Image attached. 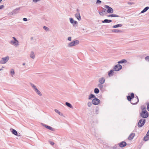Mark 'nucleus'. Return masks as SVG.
<instances>
[{
    "label": "nucleus",
    "instance_id": "6",
    "mask_svg": "<svg viewBox=\"0 0 149 149\" xmlns=\"http://www.w3.org/2000/svg\"><path fill=\"white\" fill-rule=\"evenodd\" d=\"M104 7L107 9V12L108 13H113V10L112 8L107 5H105Z\"/></svg>",
    "mask_w": 149,
    "mask_h": 149
},
{
    "label": "nucleus",
    "instance_id": "23",
    "mask_svg": "<svg viewBox=\"0 0 149 149\" xmlns=\"http://www.w3.org/2000/svg\"><path fill=\"white\" fill-rule=\"evenodd\" d=\"M112 20H109L108 19H105L104 20L102 21V22L103 23H109L112 22Z\"/></svg>",
    "mask_w": 149,
    "mask_h": 149
},
{
    "label": "nucleus",
    "instance_id": "2",
    "mask_svg": "<svg viewBox=\"0 0 149 149\" xmlns=\"http://www.w3.org/2000/svg\"><path fill=\"white\" fill-rule=\"evenodd\" d=\"M145 119H141L140 120L138 123V126L139 127H141L143 126L146 122Z\"/></svg>",
    "mask_w": 149,
    "mask_h": 149
},
{
    "label": "nucleus",
    "instance_id": "10",
    "mask_svg": "<svg viewBox=\"0 0 149 149\" xmlns=\"http://www.w3.org/2000/svg\"><path fill=\"white\" fill-rule=\"evenodd\" d=\"M10 43L16 46H17L19 45V42L17 40V41H15V40H11L10 42Z\"/></svg>",
    "mask_w": 149,
    "mask_h": 149
},
{
    "label": "nucleus",
    "instance_id": "60",
    "mask_svg": "<svg viewBox=\"0 0 149 149\" xmlns=\"http://www.w3.org/2000/svg\"><path fill=\"white\" fill-rule=\"evenodd\" d=\"M1 69H0V71H1Z\"/></svg>",
    "mask_w": 149,
    "mask_h": 149
},
{
    "label": "nucleus",
    "instance_id": "22",
    "mask_svg": "<svg viewBox=\"0 0 149 149\" xmlns=\"http://www.w3.org/2000/svg\"><path fill=\"white\" fill-rule=\"evenodd\" d=\"M108 17H119L120 16L114 14H112L111 15H107Z\"/></svg>",
    "mask_w": 149,
    "mask_h": 149
},
{
    "label": "nucleus",
    "instance_id": "52",
    "mask_svg": "<svg viewBox=\"0 0 149 149\" xmlns=\"http://www.w3.org/2000/svg\"><path fill=\"white\" fill-rule=\"evenodd\" d=\"M134 3H128V4H130V5H131L133 4Z\"/></svg>",
    "mask_w": 149,
    "mask_h": 149
},
{
    "label": "nucleus",
    "instance_id": "17",
    "mask_svg": "<svg viewBox=\"0 0 149 149\" xmlns=\"http://www.w3.org/2000/svg\"><path fill=\"white\" fill-rule=\"evenodd\" d=\"M135 136L134 133H131L129 136L128 139L129 140H131L133 139Z\"/></svg>",
    "mask_w": 149,
    "mask_h": 149
},
{
    "label": "nucleus",
    "instance_id": "43",
    "mask_svg": "<svg viewBox=\"0 0 149 149\" xmlns=\"http://www.w3.org/2000/svg\"><path fill=\"white\" fill-rule=\"evenodd\" d=\"M101 2V1L100 0H97L96 1V3H100Z\"/></svg>",
    "mask_w": 149,
    "mask_h": 149
},
{
    "label": "nucleus",
    "instance_id": "30",
    "mask_svg": "<svg viewBox=\"0 0 149 149\" xmlns=\"http://www.w3.org/2000/svg\"><path fill=\"white\" fill-rule=\"evenodd\" d=\"M94 93L96 94H98L99 92V90L98 89L96 88L94 89Z\"/></svg>",
    "mask_w": 149,
    "mask_h": 149
},
{
    "label": "nucleus",
    "instance_id": "42",
    "mask_svg": "<svg viewBox=\"0 0 149 149\" xmlns=\"http://www.w3.org/2000/svg\"><path fill=\"white\" fill-rule=\"evenodd\" d=\"M54 111H55V112L56 113H58V114H59V113H60V111H59L58 110H57V109H55V110H54Z\"/></svg>",
    "mask_w": 149,
    "mask_h": 149
},
{
    "label": "nucleus",
    "instance_id": "36",
    "mask_svg": "<svg viewBox=\"0 0 149 149\" xmlns=\"http://www.w3.org/2000/svg\"><path fill=\"white\" fill-rule=\"evenodd\" d=\"M141 109H142V111H144V110H146V107L144 106H141Z\"/></svg>",
    "mask_w": 149,
    "mask_h": 149
},
{
    "label": "nucleus",
    "instance_id": "4",
    "mask_svg": "<svg viewBox=\"0 0 149 149\" xmlns=\"http://www.w3.org/2000/svg\"><path fill=\"white\" fill-rule=\"evenodd\" d=\"M31 85L32 87L33 88V89L34 90L36 93L37 94L40 96H41L42 95V93H41L40 91L37 88L36 86L33 84L31 83Z\"/></svg>",
    "mask_w": 149,
    "mask_h": 149
},
{
    "label": "nucleus",
    "instance_id": "12",
    "mask_svg": "<svg viewBox=\"0 0 149 149\" xmlns=\"http://www.w3.org/2000/svg\"><path fill=\"white\" fill-rule=\"evenodd\" d=\"M43 125L45 127V128H47L50 130H51L52 131H54V129L52 127L50 126H49L46 125L45 124H44V125Z\"/></svg>",
    "mask_w": 149,
    "mask_h": 149
},
{
    "label": "nucleus",
    "instance_id": "44",
    "mask_svg": "<svg viewBox=\"0 0 149 149\" xmlns=\"http://www.w3.org/2000/svg\"><path fill=\"white\" fill-rule=\"evenodd\" d=\"M40 0H33V2L34 3H36L38 1H40Z\"/></svg>",
    "mask_w": 149,
    "mask_h": 149
},
{
    "label": "nucleus",
    "instance_id": "53",
    "mask_svg": "<svg viewBox=\"0 0 149 149\" xmlns=\"http://www.w3.org/2000/svg\"><path fill=\"white\" fill-rule=\"evenodd\" d=\"M13 38L14 39V40H15V41H17V40L16 39V38L14 37H13Z\"/></svg>",
    "mask_w": 149,
    "mask_h": 149
},
{
    "label": "nucleus",
    "instance_id": "35",
    "mask_svg": "<svg viewBox=\"0 0 149 149\" xmlns=\"http://www.w3.org/2000/svg\"><path fill=\"white\" fill-rule=\"evenodd\" d=\"M70 22L71 24H73L74 22V20L72 18H69Z\"/></svg>",
    "mask_w": 149,
    "mask_h": 149
},
{
    "label": "nucleus",
    "instance_id": "24",
    "mask_svg": "<svg viewBox=\"0 0 149 149\" xmlns=\"http://www.w3.org/2000/svg\"><path fill=\"white\" fill-rule=\"evenodd\" d=\"M149 9L148 6L146 7L141 12V13H143L146 12Z\"/></svg>",
    "mask_w": 149,
    "mask_h": 149
},
{
    "label": "nucleus",
    "instance_id": "29",
    "mask_svg": "<svg viewBox=\"0 0 149 149\" xmlns=\"http://www.w3.org/2000/svg\"><path fill=\"white\" fill-rule=\"evenodd\" d=\"M15 72L13 69H12L10 70V74L12 77L13 76V75H14Z\"/></svg>",
    "mask_w": 149,
    "mask_h": 149
},
{
    "label": "nucleus",
    "instance_id": "13",
    "mask_svg": "<svg viewBox=\"0 0 149 149\" xmlns=\"http://www.w3.org/2000/svg\"><path fill=\"white\" fill-rule=\"evenodd\" d=\"M106 10L104 8H102V10L101 12L99 11L98 13L101 16H103L104 15V13L106 12Z\"/></svg>",
    "mask_w": 149,
    "mask_h": 149
},
{
    "label": "nucleus",
    "instance_id": "34",
    "mask_svg": "<svg viewBox=\"0 0 149 149\" xmlns=\"http://www.w3.org/2000/svg\"><path fill=\"white\" fill-rule=\"evenodd\" d=\"M132 98L131 97H130V96L128 95L127 96V99L129 101H131L132 99Z\"/></svg>",
    "mask_w": 149,
    "mask_h": 149
},
{
    "label": "nucleus",
    "instance_id": "39",
    "mask_svg": "<svg viewBox=\"0 0 149 149\" xmlns=\"http://www.w3.org/2000/svg\"><path fill=\"white\" fill-rule=\"evenodd\" d=\"M121 61L122 63H126L127 62V60L125 59H122V60H121Z\"/></svg>",
    "mask_w": 149,
    "mask_h": 149
},
{
    "label": "nucleus",
    "instance_id": "8",
    "mask_svg": "<svg viewBox=\"0 0 149 149\" xmlns=\"http://www.w3.org/2000/svg\"><path fill=\"white\" fill-rule=\"evenodd\" d=\"M100 100L97 98H94L92 100V103L95 105H98L100 103Z\"/></svg>",
    "mask_w": 149,
    "mask_h": 149
},
{
    "label": "nucleus",
    "instance_id": "41",
    "mask_svg": "<svg viewBox=\"0 0 149 149\" xmlns=\"http://www.w3.org/2000/svg\"><path fill=\"white\" fill-rule=\"evenodd\" d=\"M131 96L130 97L132 98V99L134 98V94L133 93H132L131 94Z\"/></svg>",
    "mask_w": 149,
    "mask_h": 149
},
{
    "label": "nucleus",
    "instance_id": "15",
    "mask_svg": "<svg viewBox=\"0 0 149 149\" xmlns=\"http://www.w3.org/2000/svg\"><path fill=\"white\" fill-rule=\"evenodd\" d=\"M75 17L79 21H80L81 19L80 13H76L75 15Z\"/></svg>",
    "mask_w": 149,
    "mask_h": 149
},
{
    "label": "nucleus",
    "instance_id": "56",
    "mask_svg": "<svg viewBox=\"0 0 149 149\" xmlns=\"http://www.w3.org/2000/svg\"><path fill=\"white\" fill-rule=\"evenodd\" d=\"M33 37H31V40H33Z\"/></svg>",
    "mask_w": 149,
    "mask_h": 149
},
{
    "label": "nucleus",
    "instance_id": "26",
    "mask_svg": "<svg viewBox=\"0 0 149 149\" xmlns=\"http://www.w3.org/2000/svg\"><path fill=\"white\" fill-rule=\"evenodd\" d=\"M65 105L68 106V107H70L71 108H73L72 105L69 103L68 102H66L65 104Z\"/></svg>",
    "mask_w": 149,
    "mask_h": 149
},
{
    "label": "nucleus",
    "instance_id": "25",
    "mask_svg": "<svg viewBox=\"0 0 149 149\" xmlns=\"http://www.w3.org/2000/svg\"><path fill=\"white\" fill-rule=\"evenodd\" d=\"M20 9L19 8H16L13 11V13L16 14L18 13Z\"/></svg>",
    "mask_w": 149,
    "mask_h": 149
},
{
    "label": "nucleus",
    "instance_id": "55",
    "mask_svg": "<svg viewBox=\"0 0 149 149\" xmlns=\"http://www.w3.org/2000/svg\"><path fill=\"white\" fill-rule=\"evenodd\" d=\"M118 63L119 64V63H121V61H118Z\"/></svg>",
    "mask_w": 149,
    "mask_h": 149
},
{
    "label": "nucleus",
    "instance_id": "27",
    "mask_svg": "<svg viewBox=\"0 0 149 149\" xmlns=\"http://www.w3.org/2000/svg\"><path fill=\"white\" fill-rule=\"evenodd\" d=\"M30 57L31 58L33 59H34L35 58V55L33 52H31L30 54Z\"/></svg>",
    "mask_w": 149,
    "mask_h": 149
},
{
    "label": "nucleus",
    "instance_id": "16",
    "mask_svg": "<svg viewBox=\"0 0 149 149\" xmlns=\"http://www.w3.org/2000/svg\"><path fill=\"white\" fill-rule=\"evenodd\" d=\"M105 80L104 78L102 77L100 78L99 79V81L100 83H101V84H103L104 83Z\"/></svg>",
    "mask_w": 149,
    "mask_h": 149
},
{
    "label": "nucleus",
    "instance_id": "54",
    "mask_svg": "<svg viewBox=\"0 0 149 149\" xmlns=\"http://www.w3.org/2000/svg\"><path fill=\"white\" fill-rule=\"evenodd\" d=\"M59 114L61 116H63V114L60 112V113Z\"/></svg>",
    "mask_w": 149,
    "mask_h": 149
},
{
    "label": "nucleus",
    "instance_id": "47",
    "mask_svg": "<svg viewBox=\"0 0 149 149\" xmlns=\"http://www.w3.org/2000/svg\"><path fill=\"white\" fill-rule=\"evenodd\" d=\"M23 20L24 21H25V22L27 21L28 20L26 18H23Z\"/></svg>",
    "mask_w": 149,
    "mask_h": 149
},
{
    "label": "nucleus",
    "instance_id": "45",
    "mask_svg": "<svg viewBox=\"0 0 149 149\" xmlns=\"http://www.w3.org/2000/svg\"><path fill=\"white\" fill-rule=\"evenodd\" d=\"M147 109L149 111V104L148 103L147 104Z\"/></svg>",
    "mask_w": 149,
    "mask_h": 149
},
{
    "label": "nucleus",
    "instance_id": "20",
    "mask_svg": "<svg viewBox=\"0 0 149 149\" xmlns=\"http://www.w3.org/2000/svg\"><path fill=\"white\" fill-rule=\"evenodd\" d=\"M111 32L112 33H121L122 32V31L117 29H114L111 30Z\"/></svg>",
    "mask_w": 149,
    "mask_h": 149
},
{
    "label": "nucleus",
    "instance_id": "31",
    "mask_svg": "<svg viewBox=\"0 0 149 149\" xmlns=\"http://www.w3.org/2000/svg\"><path fill=\"white\" fill-rule=\"evenodd\" d=\"M99 109L97 107L95 109V113L96 114H98L99 113Z\"/></svg>",
    "mask_w": 149,
    "mask_h": 149
},
{
    "label": "nucleus",
    "instance_id": "3",
    "mask_svg": "<svg viewBox=\"0 0 149 149\" xmlns=\"http://www.w3.org/2000/svg\"><path fill=\"white\" fill-rule=\"evenodd\" d=\"M79 40H76L69 43L68 44V47H71L78 45L79 44Z\"/></svg>",
    "mask_w": 149,
    "mask_h": 149
},
{
    "label": "nucleus",
    "instance_id": "1",
    "mask_svg": "<svg viewBox=\"0 0 149 149\" xmlns=\"http://www.w3.org/2000/svg\"><path fill=\"white\" fill-rule=\"evenodd\" d=\"M140 114V116L144 119L147 118L148 116V112L146 110L142 111Z\"/></svg>",
    "mask_w": 149,
    "mask_h": 149
},
{
    "label": "nucleus",
    "instance_id": "14",
    "mask_svg": "<svg viewBox=\"0 0 149 149\" xmlns=\"http://www.w3.org/2000/svg\"><path fill=\"white\" fill-rule=\"evenodd\" d=\"M10 131L12 132V133L16 136H18L17 132L13 128H11L10 129Z\"/></svg>",
    "mask_w": 149,
    "mask_h": 149
},
{
    "label": "nucleus",
    "instance_id": "48",
    "mask_svg": "<svg viewBox=\"0 0 149 149\" xmlns=\"http://www.w3.org/2000/svg\"><path fill=\"white\" fill-rule=\"evenodd\" d=\"M4 6L3 5H1L0 6V9H1L4 7Z\"/></svg>",
    "mask_w": 149,
    "mask_h": 149
},
{
    "label": "nucleus",
    "instance_id": "49",
    "mask_svg": "<svg viewBox=\"0 0 149 149\" xmlns=\"http://www.w3.org/2000/svg\"><path fill=\"white\" fill-rule=\"evenodd\" d=\"M77 13H79V10L78 9H77Z\"/></svg>",
    "mask_w": 149,
    "mask_h": 149
},
{
    "label": "nucleus",
    "instance_id": "46",
    "mask_svg": "<svg viewBox=\"0 0 149 149\" xmlns=\"http://www.w3.org/2000/svg\"><path fill=\"white\" fill-rule=\"evenodd\" d=\"M68 40L70 41L71 40V37H68Z\"/></svg>",
    "mask_w": 149,
    "mask_h": 149
},
{
    "label": "nucleus",
    "instance_id": "37",
    "mask_svg": "<svg viewBox=\"0 0 149 149\" xmlns=\"http://www.w3.org/2000/svg\"><path fill=\"white\" fill-rule=\"evenodd\" d=\"M118 146L117 145H115L113 147V149H118Z\"/></svg>",
    "mask_w": 149,
    "mask_h": 149
},
{
    "label": "nucleus",
    "instance_id": "28",
    "mask_svg": "<svg viewBox=\"0 0 149 149\" xmlns=\"http://www.w3.org/2000/svg\"><path fill=\"white\" fill-rule=\"evenodd\" d=\"M94 97H95V95H94L91 94L89 95L88 99L89 100H91L92 98Z\"/></svg>",
    "mask_w": 149,
    "mask_h": 149
},
{
    "label": "nucleus",
    "instance_id": "11",
    "mask_svg": "<svg viewBox=\"0 0 149 149\" xmlns=\"http://www.w3.org/2000/svg\"><path fill=\"white\" fill-rule=\"evenodd\" d=\"M118 145L119 147L121 148H123L127 145L126 143L124 141H123L118 143Z\"/></svg>",
    "mask_w": 149,
    "mask_h": 149
},
{
    "label": "nucleus",
    "instance_id": "38",
    "mask_svg": "<svg viewBox=\"0 0 149 149\" xmlns=\"http://www.w3.org/2000/svg\"><path fill=\"white\" fill-rule=\"evenodd\" d=\"M145 60L149 62V56H147L145 58Z\"/></svg>",
    "mask_w": 149,
    "mask_h": 149
},
{
    "label": "nucleus",
    "instance_id": "50",
    "mask_svg": "<svg viewBox=\"0 0 149 149\" xmlns=\"http://www.w3.org/2000/svg\"><path fill=\"white\" fill-rule=\"evenodd\" d=\"M50 143L51 145H53L54 144V143L53 142H51Z\"/></svg>",
    "mask_w": 149,
    "mask_h": 149
},
{
    "label": "nucleus",
    "instance_id": "33",
    "mask_svg": "<svg viewBox=\"0 0 149 149\" xmlns=\"http://www.w3.org/2000/svg\"><path fill=\"white\" fill-rule=\"evenodd\" d=\"M92 102H88L87 103L88 106L89 107H91L92 105Z\"/></svg>",
    "mask_w": 149,
    "mask_h": 149
},
{
    "label": "nucleus",
    "instance_id": "32",
    "mask_svg": "<svg viewBox=\"0 0 149 149\" xmlns=\"http://www.w3.org/2000/svg\"><path fill=\"white\" fill-rule=\"evenodd\" d=\"M98 86L100 89H101L103 87V85L102 84H101V83H100V84H98Z\"/></svg>",
    "mask_w": 149,
    "mask_h": 149
},
{
    "label": "nucleus",
    "instance_id": "58",
    "mask_svg": "<svg viewBox=\"0 0 149 149\" xmlns=\"http://www.w3.org/2000/svg\"><path fill=\"white\" fill-rule=\"evenodd\" d=\"M147 133H148V134H149V130H148V132H147Z\"/></svg>",
    "mask_w": 149,
    "mask_h": 149
},
{
    "label": "nucleus",
    "instance_id": "5",
    "mask_svg": "<svg viewBox=\"0 0 149 149\" xmlns=\"http://www.w3.org/2000/svg\"><path fill=\"white\" fill-rule=\"evenodd\" d=\"M9 57L7 56L5 57L2 58L0 61V64H5L9 60Z\"/></svg>",
    "mask_w": 149,
    "mask_h": 149
},
{
    "label": "nucleus",
    "instance_id": "21",
    "mask_svg": "<svg viewBox=\"0 0 149 149\" xmlns=\"http://www.w3.org/2000/svg\"><path fill=\"white\" fill-rule=\"evenodd\" d=\"M122 26V24H116L112 26V28H115L119 27H121Z\"/></svg>",
    "mask_w": 149,
    "mask_h": 149
},
{
    "label": "nucleus",
    "instance_id": "59",
    "mask_svg": "<svg viewBox=\"0 0 149 149\" xmlns=\"http://www.w3.org/2000/svg\"><path fill=\"white\" fill-rule=\"evenodd\" d=\"M2 0H0V3L2 1Z\"/></svg>",
    "mask_w": 149,
    "mask_h": 149
},
{
    "label": "nucleus",
    "instance_id": "57",
    "mask_svg": "<svg viewBox=\"0 0 149 149\" xmlns=\"http://www.w3.org/2000/svg\"><path fill=\"white\" fill-rule=\"evenodd\" d=\"M25 65V63H23V64H22V65Z\"/></svg>",
    "mask_w": 149,
    "mask_h": 149
},
{
    "label": "nucleus",
    "instance_id": "51",
    "mask_svg": "<svg viewBox=\"0 0 149 149\" xmlns=\"http://www.w3.org/2000/svg\"><path fill=\"white\" fill-rule=\"evenodd\" d=\"M74 24H77V21H74Z\"/></svg>",
    "mask_w": 149,
    "mask_h": 149
},
{
    "label": "nucleus",
    "instance_id": "9",
    "mask_svg": "<svg viewBox=\"0 0 149 149\" xmlns=\"http://www.w3.org/2000/svg\"><path fill=\"white\" fill-rule=\"evenodd\" d=\"M139 100L137 96H136L135 98L132 99V100L131 101V103L132 104H136L139 102Z\"/></svg>",
    "mask_w": 149,
    "mask_h": 149
},
{
    "label": "nucleus",
    "instance_id": "7",
    "mask_svg": "<svg viewBox=\"0 0 149 149\" xmlns=\"http://www.w3.org/2000/svg\"><path fill=\"white\" fill-rule=\"evenodd\" d=\"M122 67L120 64H117L115 65L113 68V70L116 71L120 70L122 68Z\"/></svg>",
    "mask_w": 149,
    "mask_h": 149
},
{
    "label": "nucleus",
    "instance_id": "40",
    "mask_svg": "<svg viewBox=\"0 0 149 149\" xmlns=\"http://www.w3.org/2000/svg\"><path fill=\"white\" fill-rule=\"evenodd\" d=\"M43 29L46 31L49 30V28L46 26H44L43 27Z\"/></svg>",
    "mask_w": 149,
    "mask_h": 149
},
{
    "label": "nucleus",
    "instance_id": "18",
    "mask_svg": "<svg viewBox=\"0 0 149 149\" xmlns=\"http://www.w3.org/2000/svg\"><path fill=\"white\" fill-rule=\"evenodd\" d=\"M114 70H111L108 72V75L109 77H111L113 75Z\"/></svg>",
    "mask_w": 149,
    "mask_h": 149
},
{
    "label": "nucleus",
    "instance_id": "19",
    "mask_svg": "<svg viewBox=\"0 0 149 149\" xmlns=\"http://www.w3.org/2000/svg\"><path fill=\"white\" fill-rule=\"evenodd\" d=\"M147 132L146 136L144 137V140L145 141H148L149 140V134Z\"/></svg>",
    "mask_w": 149,
    "mask_h": 149
}]
</instances>
